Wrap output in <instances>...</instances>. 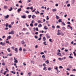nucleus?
Listing matches in <instances>:
<instances>
[{"mask_svg":"<svg viewBox=\"0 0 76 76\" xmlns=\"http://www.w3.org/2000/svg\"><path fill=\"white\" fill-rule=\"evenodd\" d=\"M57 55H58V56H61V53H58L57 54Z\"/></svg>","mask_w":76,"mask_h":76,"instance_id":"6","label":"nucleus"},{"mask_svg":"<svg viewBox=\"0 0 76 76\" xmlns=\"http://www.w3.org/2000/svg\"><path fill=\"white\" fill-rule=\"evenodd\" d=\"M58 21L59 22H62V21L61 20V19H60L58 20Z\"/></svg>","mask_w":76,"mask_h":76,"instance_id":"18","label":"nucleus"},{"mask_svg":"<svg viewBox=\"0 0 76 76\" xmlns=\"http://www.w3.org/2000/svg\"><path fill=\"white\" fill-rule=\"evenodd\" d=\"M15 51H16L17 53L18 51V48H15Z\"/></svg>","mask_w":76,"mask_h":76,"instance_id":"14","label":"nucleus"},{"mask_svg":"<svg viewBox=\"0 0 76 76\" xmlns=\"http://www.w3.org/2000/svg\"><path fill=\"white\" fill-rule=\"evenodd\" d=\"M19 50L20 51H22V48H20L19 49Z\"/></svg>","mask_w":76,"mask_h":76,"instance_id":"43","label":"nucleus"},{"mask_svg":"<svg viewBox=\"0 0 76 76\" xmlns=\"http://www.w3.org/2000/svg\"><path fill=\"white\" fill-rule=\"evenodd\" d=\"M23 31H26V28H24L23 29Z\"/></svg>","mask_w":76,"mask_h":76,"instance_id":"54","label":"nucleus"},{"mask_svg":"<svg viewBox=\"0 0 76 76\" xmlns=\"http://www.w3.org/2000/svg\"><path fill=\"white\" fill-rule=\"evenodd\" d=\"M51 40H52V39H49V41H50L51 42H53L51 41Z\"/></svg>","mask_w":76,"mask_h":76,"instance_id":"37","label":"nucleus"},{"mask_svg":"<svg viewBox=\"0 0 76 76\" xmlns=\"http://www.w3.org/2000/svg\"><path fill=\"white\" fill-rule=\"evenodd\" d=\"M43 41H45V40H46V38H45V37H44L43 38Z\"/></svg>","mask_w":76,"mask_h":76,"instance_id":"11","label":"nucleus"},{"mask_svg":"<svg viewBox=\"0 0 76 76\" xmlns=\"http://www.w3.org/2000/svg\"><path fill=\"white\" fill-rule=\"evenodd\" d=\"M67 15H65L64 16V17L65 18H66V17H67Z\"/></svg>","mask_w":76,"mask_h":76,"instance_id":"57","label":"nucleus"},{"mask_svg":"<svg viewBox=\"0 0 76 76\" xmlns=\"http://www.w3.org/2000/svg\"><path fill=\"white\" fill-rule=\"evenodd\" d=\"M12 10H13V8H12V7H10V9H9V11H12Z\"/></svg>","mask_w":76,"mask_h":76,"instance_id":"16","label":"nucleus"},{"mask_svg":"<svg viewBox=\"0 0 76 76\" xmlns=\"http://www.w3.org/2000/svg\"><path fill=\"white\" fill-rule=\"evenodd\" d=\"M28 76H31L30 75H31V72L28 73Z\"/></svg>","mask_w":76,"mask_h":76,"instance_id":"25","label":"nucleus"},{"mask_svg":"<svg viewBox=\"0 0 76 76\" xmlns=\"http://www.w3.org/2000/svg\"><path fill=\"white\" fill-rule=\"evenodd\" d=\"M61 32V30H58V34H57V35H61V33H60V32Z\"/></svg>","mask_w":76,"mask_h":76,"instance_id":"1","label":"nucleus"},{"mask_svg":"<svg viewBox=\"0 0 76 76\" xmlns=\"http://www.w3.org/2000/svg\"><path fill=\"white\" fill-rule=\"evenodd\" d=\"M23 51H26V50H25V49H24L23 50Z\"/></svg>","mask_w":76,"mask_h":76,"instance_id":"51","label":"nucleus"},{"mask_svg":"<svg viewBox=\"0 0 76 76\" xmlns=\"http://www.w3.org/2000/svg\"><path fill=\"white\" fill-rule=\"evenodd\" d=\"M38 23H42L41 21L40 20H39L38 21Z\"/></svg>","mask_w":76,"mask_h":76,"instance_id":"28","label":"nucleus"},{"mask_svg":"<svg viewBox=\"0 0 76 76\" xmlns=\"http://www.w3.org/2000/svg\"><path fill=\"white\" fill-rule=\"evenodd\" d=\"M56 18L57 19H58L59 18V17H58V16H57V15H56Z\"/></svg>","mask_w":76,"mask_h":76,"instance_id":"12","label":"nucleus"},{"mask_svg":"<svg viewBox=\"0 0 76 76\" xmlns=\"http://www.w3.org/2000/svg\"><path fill=\"white\" fill-rule=\"evenodd\" d=\"M46 27H47V26H44V28H45V30L48 29V28H46Z\"/></svg>","mask_w":76,"mask_h":76,"instance_id":"15","label":"nucleus"},{"mask_svg":"<svg viewBox=\"0 0 76 76\" xmlns=\"http://www.w3.org/2000/svg\"><path fill=\"white\" fill-rule=\"evenodd\" d=\"M30 9L31 10H33V7H30Z\"/></svg>","mask_w":76,"mask_h":76,"instance_id":"45","label":"nucleus"},{"mask_svg":"<svg viewBox=\"0 0 76 76\" xmlns=\"http://www.w3.org/2000/svg\"><path fill=\"white\" fill-rule=\"evenodd\" d=\"M52 28H55V26H52Z\"/></svg>","mask_w":76,"mask_h":76,"instance_id":"59","label":"nucleus"},{"mask_svg":"<svg viewBox=\"0 0 76 76\" xmlns=\"http://www.w3.org/2000/svg\"><path fill=\"white\" fill-rule=\"evenodd\" d=\"M18 12H20V11H21V8L18 9Z\"/></svg>","mask_w":76,"mask_h":76,"instance_id":"10","label":"nucleus"},{"mask_svg":"<svg viewBox=\"0 0 76 76\" xmlns=\"http://www.w3.org/2000/svg\"><path fill=\"white\" fill-rule=\"evenodd\" d=\"M19 3H22V1L21 0L19 1Z\"/></svg>","mask_w":76,"mask_h":76,"instance_id":"62","label":"nucleus"},{"mask_svg":"<svg viewBox=\"0 0 76 76\" xmlns=\"http://www.w3.org/2000/svg\"><path fill=\"white\" fill-rule=\"evenodd\" d=\"M12 38V37H11V36H8V38H9V39H10V38Z\"/></svg>","mask_w":76,"mask_h":76,"instance_id":"36","label":"nucleus"},{"mask_svg":"<svg viewBox=\"0 0 76 76\" xmlns=\"http://www.w3.org/2000/svg\"><path fill=\"white\" fill-rule=\"evenodd\" d=\"M8 56H12V54H8Z\"/></svg>","mask_w":76,"mask_h":76,"instance_id":"38","label":"nucleus"},{"mask_svg":"<svg viewBox=\"0 0 76 76\" xmlns=\"http://www.w3.org/2000/svg\"><path fill=\"white\" fill-rule=\"evenodd\" d=\"M75 0H72V4H74L75 3Z\"/></svg>","mask_w":76,"mask_h":76,"instance_id":"23","label":"nucleus"},{"mask_svg":"<svg viewBox=\"0 0 76 76\" xmlns=\"http://www.w3.org/2000/svg\"><path fill=\"white\" fill-rule=\"evenodd\" d=\"M43 35V34H41L39 36L40 37H42V35Z\"/></svg>","mask_w":76,"mask_h":76,"instance_id":"53","label":"nucleus"},{"mask_svg":"<svg viewBox=\"0 0 76 76\" xmlns=\"http://www.w3.org/2000/svg\"><path fill=\"white\" fill-rule=\"evenodd\" d=\"M42 58H45V55H43V56H42Z\"/></svg>","mask_w":76,"mask_h":76,"instance_id":"33","label":"nucleus"},{"mask_svg":"<svg viewBox=\"0 0 76 76\" xmlns=\"http://www.w3.org/2000/svg\"><path fill=\"white\" fill-rule=\"evenodd\" d=\"M34 37H35V38H36V39H37V38H38V36H35Z\"/></svg>","mask_w":76,"mask_h":76,"instance_id":"44","label":"nucleus"},{"mask_svg":"<svg viewBox=\"0 0 76 76\" xmlns=\"http://www.w3.org/2000/svg\"><path fill=\"white\" fill-rule=\"evenodd\" d=\"M62 25H63L64 26H65V25H66V24H65V23H64V22H63L62 23Z\"/></svg>","mask_w":76,"mask_h":76,"instance_id":"24","label":"nucleus"},{"mask_svg":"<svg viewBox=\"0 0 76 76\" xmlns=\"http://www.w3.org/2000/svg\"><path fill=\"white\" fill-rule=\"evenodd\" d=\"M8 26L9 28H12V26H11V25H9Z\"/></svg>","mask_w":76,"mask_h":76,"instance_id":"46","label":"nucleus"},{"mask_svg":"<svg viewBox=\"0 0 76 76\" xmlns=\"http://www.w3.org/2000/svg\"><path fill=\"white\" fill-rule=\"evenodd\" d=\"M9 17V15H7L6 16H4V18H5L6 19H8Z\"/></svg>","mask_w":76,"mask_h":76,"instance_id":"4","label":"nucleus"},{"mask_svg":"<svg viewBox=\"0 0 76 76\" xmlns=\"http://www.w3.org/2000/svg\"><path fill=\"white\" fill-rule=\"evenodd\" d=\"M67 23V24H70V22H68Z\"/></svg>","mask_w":76,"mask_h":76,"instance_id":"63","label":"nucleus"},{"mask_svg":"<svg viewBox=\"0 0 76 76\" xmlns=\"http://www.w3.org/2000/svg\"><path fill=\"white\" fill-rule=\"evenodd\" d=\"M6 43H7L8 44H9L10 42L9 41H6Z\"/></svg>","mask_w":76,"mask_h":76,"instance_id":"60","label":"nucleus"},{"mask_svg":"<svg viewBox=\"0 0 76 76\" xmlns=\"http://www.w3.org/2000/svg\"><path fill=\"white\" fill-rule=\"evenodd\" d=\"M30 26H33L34 25L32 24V23H31L30 24Z\"/></svg>","mask_w":76,"mask_h":76,"instance_id":"31","label":"nucleus"},{"mask_svg":"<svg viewBox=\"0 0 76 76\" xmlns=\"http://www.w3.org/2000/svg\"><path fill=\"white\" fill-rule=\"evenodd\" d=\"M35 18V15H33L32 16V19H34V18Z\"/></svg>","mask_w":76,"mask_h":76,"instance_id":"20","label":"nucleus"},{"mask_svg":"<svg viewBox=\"0 0 76 76\" xmlns=\"http://www.w3.org/2000/svg\"><path fill=\"white\" fill-rule=\"evenodd\" d=\"M14 62H15V63H18V60H15V61H14Z\"/></svg>","mask_w":76,"mask_h":76,"instance_id":"21","label":"nucleus"},{"mask_svg":"<svg viewBox=\"0 0 76 76\" xmlns=\"http://www.w3.org/2000/svg\"><path fill=\"white\" fill-rule=\"evenodd\" d=\"M67 7H69V6H70V4H67Z\"/></svg>","mask_w":76,"mask_h":76,"instance_id":"40","label":"nucleus"},{"mask_svg":"<svg viewBox=\"0 0 76 76\" xmlns=\"http://www.w3.org/2000/svg\"><path fill=\"white\" fill-rule=\"evenodd\" d=\"M0 44H1L2 45H4L6 44V43L5 42L3 43L2 42H1L0 43Z\"/></svg>","mask_w":76,"mask_h":76,"instance_id":"3","label":"nucleus"},{"mask_svg":"<svg viewBox=\"0 0 76 76\" xmlns=\"http://www.w3.org/2000/svg\"><path fill=\"white\" fill-rule=\"evenodd\" d=\"M69 58H73V57L72 56H69Z\"/></svg>","mask_w":76,"mask_h":76,"instance_id":"30","label":"nucleus"},{"mask_svg":"<svg viewBox=\"0 0 76 76\" xmlns=\"http://www.w3.org/2000/svg\"><path fill=\"white\" fill-rule=\"evenodd\" d=\"M59 68H60V69H63V67H62V66H60L59 67Z\"/></svg>","mask_w":76,"mask_h":76,"instance_id":"42","label":"nucleus"},{"mask_svg":"<svg viewBox=\"0 0 76 76\" xmlns=\"http://www.w3.org/2000/svg\"><path fill=\"white\" fill-rule=\"evenodd\" d=\"M62 29H63V30H66V28H65V27H62Z\"/></svg>","mask_w":76,"mask_h":76,"instance_id":"26","label":"nucleus"},{"mask_svg":"<svg viewBox=\"0 0 76 76\" xmlns=\"http://www.w3.org/2000/svg\"><path fill=\"white\" fill-rule=\"evenodd\" d=\"M34 25H35L36 26H37L38 25V23H36L34 24Z\"/></svg>","mask_w":76,"mask_h":76,"instance_id":"47","label":"nucleus"},{"mask_svg":"<svg viewBox=\"0 0 76 76\" xmlns=\"http://www.w3.org/2000/svg\"><path fill=\"white\" fill-rule=\"evenodd\" d=\"M44 54V52H41L40 53V54Z\"/></svg>","mask_w":76,"mask_h":76,"instance_id":"58","label":"nucleus"},{"mask_svg":"<svg viewBox=\"0 0 76 76\" xmlns=\"http://www.w3.org/2000/svg\"><path fill=\"white\" fill-rule=\"evenodd\" d=\"M41 39V37H40L38 39V40H39V41H40Z\"/></svg>","mask_w":76,"mask_h":76,"instance_id":"52","label":"nucleus"},{"mask_svg":"<svg viewBox=\"0 0 76 76\" xmlns=\"http://www.w3.org/2000/svg\"><path fill=\"white\" fill-rule=\"evenodd\" d=\"M45 43H46V42H44V44L45 45H47V44H45Z\"/></svg>","mask_w":76,"mask_h":76,"instance_id":"48","label":"nucleus"},{"mask_svg":"<svg viewBox=\"0 0 76 76\" xmlns=\"http://www.w3.org/2000/svg\"><path fill=\"white\" fill-rule=\"evenodd\" d=\"M8 25H9V24H8V23H7L6 24V27H8Z\"/></svg>","mask_w":76,"mask_h":76,"instance_id":"32","label":"nucleus"},{"mask_svg":"<svg viewBox=\"0 0 76 76\" xmlns=\"http://www.w3.org/2000/svg\"><path fill=\"white\" fill-rule=\"evenodd\" d=\"M45 63H46L47 64H49V63H50V62H49V61L47 60L45 61Z\"/></svg>","mask_w":76,"mask_h":76,"instance_id":"7","label":"nucleus"},{"mask_svg":"<svg viewBox=\"0 0 76 76\" xmlns=\"http://www.w3.org/2000/svg\"><path fill=\"white\" fill-rule=\"evenodd\" d=\"M72 71H74L75 72H76V69H74L72 70Z\"/></svg>","mask_w":76,"mask_h":76,"instance_id":"49","label":"nucleus"},{"mask_svg":"<svg viewBox=\"0 0 76 76\" xmlns=\"http://www.w3.org/2000/svg\"><path fill=\"white\" fill-rule=\"evenodd\" d=\"M43 66H44V67H45V66H46V64H44Z\"/></svg>","mask_w":76,"mask_h":76,"instance_id":"61","label":"nucleus"},{"mask_svg":"<svg viewBox=\"0 0 76 76\" xmlns=\"http://www.w3.org/2000/svg\"><path fill=\"white\" fill-rule=\"evenodd\" d=\"M38 26L39 28V27H42V26L41 25V24H39V25H38Z\"/></svg>","mask_w":76,"mask_h":76,"instance_id":"9","label":"nucleus"},{"mask_svg":"<svg viewBox=\"0 0 76 76\" xmlns=\"http://www.w3.org/2000/svg\"><path fill=\"white\" fill-rule=\"evenodd\" d=\"M47 68L46 67H44V68H43V70H45V71H46V70H47V69H46V68Z\"/></svg>","mask_w":76,"mask_h":76,"instance_id":"22","label":"nucleus"},{"mask_svg":"<svg viewBox=\"0 0 76 76\" xmlns=\"http://www.w3.org/2000/svg\"><path fill=\"white\" fill-rule=\"evenodd\" d=\"M21 42L22 44H25V42H24V41H22Z\"/></svg>","mask_w":76,"mask_h":76,"instance_id":"13","label":"nucleus"},{"mask_svg":"<svg viewBox=\"0 0 76 76\" xmlns=\"http://www.w3.org/2000/svg\"><path fill=\"white\" fill-rule=\"evenodd\" d=\"M4 9H7V6H4Z\"/></svg>","mask_w":76,"mask_h":76,"instance_id":"8","label":"nucleus"},{"mask_svg":"<svg viewBox=\"0 0 76 76\" xmlns=\"http://www.w3.org/2000/svg\"><path fill=\"white\" fill-rule=\"evenodd\" d=\"M3 69H2L1 71H0V73H3Z\"/></svg>","mask_w":76,"mask_h":76,"instance_id":"27","label":"nucleus"},{"mask_svg":"<svg viewBox=\"0 0 76 76\" xmlns=\"http://www.w3.org/2000/svg\"><path fill=\"white\" fill-rule=\"evenodd\" d=\"M11 73H13V74H16V73L13 71H11Z\"/></svg>","mask_w":76,"mask_h":76,"instance_id":"29","label":"nucleus"},{"mask_svg":"<svg viewBox=\"0 0 76 76\" xmlns=\"http://www.w3.org/2000/svg\"><path fill=\"white\" fill-rule=\"evenodd\" d=\"M26 13H28V14L29 13V11H26Z\"/></svg>","mask_w":76,"mask_h":76,"instance_id":"64","label":"nucleus"},{"mask_svg":"<svg viewBox=\"0 0 76 76\" xmlns=\"http://www.w3.org/2000/svg\"><path fill=\"white\" fill-rule=\"evenodd\" d=\"M52 11L53 12H56V11H57V10L56 9H53L52 10Z\"/></svg>","mask_w":76,"mask_h":76,"instance_id":"19","label":"nucleus"},{"mask_svg":"<svg viewBox=\"0 0 76 76\" xmlns=\"http://www.w3.org/2000/svg\"><path fill=\"white\" fill-rule=\"evenodd\" d=\"M22 18H23V19H25L26 18V16H25V15H24L23 16H21Z\"/></svg>","mask_w":76,"mask_h":76,"instance_id":"5","label":"nucleus"},{"mask_svg":"<svg viewBox=\"0 0 76 76\" xmlns=\"http://www.w3.org/2000/svg\"><path fill=\"white\" fill-rule=\"evenodd\" d=\"M7 51H8V52H10L11 51L10 50V48H8L7 49Z\"/></svg>","mask_w":76,"mask_h":76,"instance_id":"17","label":"nucleus"},{"mask_svg":"<svg viewBox=\"0 0 76 76\" xmlns=\"http://www.w3.org/2000/svg\"><path fill=\"white\" fill-rule=\"evenodd\" d=\"M56 28H60V26H56Z\"/></svg>","mask_w":76,"mask_h":76,"instance_id":"55","label":"nucleus"},{"mask_svg":"<svg viewBox=\"0 0 76 76\" xmlns=\"http://www.w3.org/2000/svg\"><path fill=\"white\" fill-rule=\"evenodd\" d=\"M35 34H36V35H38V32H36L35 33Z\"/></svg>","mask_w":76,"mask_h":76,"instance_id":"56","label":"nucleus"},{"mask_svg":"<svg viewBox=\"0 0 76 76\" xmlns=\"http://www.w3.org/2000/svg\"><path fill=\"white\" fill-rule=\"evenodd\" d=\"M2 66H4V65H5V63H2Z\"/></svg>","mask_w":76,"mask_h":76,"instance_id":"41","label":"nucleus"},{"mask_svg":"<svg viewBox=\"0 0 76 76\" xmlns=\"http://www.w3.org/2000/svg\"><path fill=\"white\" fill-rule=\"evenodd\" d=\"M36 31H39V30H38V28H37L36 29Z\"/></svg>","mask_w":76,"mask_h":76,"instance_id":"39","label":"nucleus"},{"mask_svg":"<svg viewBox=\"0 0 76 76\" xmlns=\"http://www.w3.org/2000/svg\"><path fill=\"white\" fill-rule=\"evenodd\" d=\"M51 69H51V68L49 67L48 68V70H51Z\"/></svg>","mask_w":76,"mask_h":76,"instance_id":"34","label":"nucleus"},{"mask_svg":"<svg viewBox=\"0 0 76 76\" xmlns=\"http://www.w3.org/2000/svg\"><path fill=\"white\" fill-rule=\"evenodd\" d=\"M28 18H29V19H30V18H31V16H32V15H28Z\"/></svg>","mask_w":76,"mask_h":76,"instance_id":"35","label":"nucleus"},{"mask_svg":"<svg viewBox=\"0 0 76 76\" xmlns=\"http://www.w3.org/2000/svg\"><path fill=\"white\" fill-rule=\"evenodd\" d=\"M64 51H65V52H67V51H68V50L65 49L64 50Z\"/></svg>","mask_w":76,"mask_h":76,"instance_id":"50","label":"nucleus"},{"mask_svg":"<svg viewBox=\"0 0 76 76\" xmlns=\"http://www.w3.org/2000/svg\"><path fill=\"white\" fill-rule=\"evenodd\" d=\"M11 32H10L9 33V34H12V35H13L14 34V32H15V31H13V30H12L11 31Z\"/></svg>","mask_w":76,"mask_h":76,"instance_id":"2","label":"nucleus"}]
</instances>
